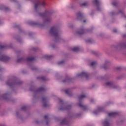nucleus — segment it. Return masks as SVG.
Segmentation results:
<instances>
[{
	"label": "nucleus",
	"instance_id": "nucleus-1",
	"mask_svg": "<svg viewBox=\"0 0 126 126\" xmlns=\"http://www.w3.org/2000/svg\"><path fill=\"white\" fill-rule=\"evenodd\" d=\"M59 32L58 30V27L56 26L52 27L50 31V33L51 34H53L54 36H57V34Z\"/></svg>",
	"mask_w": 126,
	"mask_h": 126
},
{
	"label": "nucleus",
	"instance_id": "nucleus-2",
	"mask_svg": "<svg viewBox=\"0 0 126 126\" xmlns=\"http://www.w3.org/2000/svg\"><path fill=\"white\" fill-rule=\"evenodd\" d=\"M103 111L104 107L102 106H99L93 112V114H94V115H98L99 113H101V112H103Z\"/></svg>",
	"mask_w": 126,
	"mask_h": 126
},
{
	"label": "nucleus",
	"instance_id": "nucleus-3",
	"mask_svg": "<svg viewBox=\"0 0 126 126\" xmlns=\"http://www.w3.org/2000/svg\"><path fill=\"white\" fill-rule=\"evenodd\" d=\"M117 115H118V113L115 112H110L108 114L109 117H115V116H117Z\"/></svg>",
	"mask_w": 126,
	"mask_h": 126
},
{
	"label": "nucleus",
	"instance_id": "nucleus-4",
	"mask_svg": "<svg viewBox=\"0 0 126 126\" xmlns=\"http://www.w3.org/2000/svg\"><path fill=\"white\" fill-rule=\"evenodd\" d=\"M104 126H110V121L108 120H105L103 122Z\"/></svg>",
	"mask_w": 126,
	"mask_h": 126
},
{
	"label": "nucleus",
	"instance_id": "nucleus-5",
	"mask_svg": "<svg viewBox=\"0 0 126 126\" xmlns=\"http://www.w3.org/2000/svg\"><path fill=\"white\" fill-rule=\"evenodd\" d=\"M88 74L86 72H82L80 75V76H82L84 77H87Z\"/></svg>",
	"mask_w": 126,
	"mask_h": 126
},
{
	"label": "nucleus",
	"instance_id": "nucleus-6",
	"mask_svg": "<svg viewBox=\"0 0 126 126\" xmlns=\"http://www.w3.org/2000/svg\"><path fill=\"white\" fill-rule=\"evenodd\" d=\"M79 50V47H75L72 49L73 52H77Z\"/></svg>",
	"mask_w": 126,
	"mask_h": 126
},
{
	"label": "nucleus",
	"instance_id": "nucleus-7",
	"mask_svg": "<svg viewBox=\"0 0 126 126\" xmlns=\"http://www.w3.org/2000/svg\"><path fill=\"white\" fill-rule=\"evenodd\" d=\"M39 6H40V2H37L35 4V9H37V8H38V7H39Z\"/></svg>",
	"mask_w": 126,
	"mask_h": 126
},
{
	"label": "nucleus",
	"instance_id": "nucleus-8",
	"mask_svg": "<svg viewBox=\"0 0 126 126\" xmlns=\"http://www.w3.org/2000/svg\"><path fill=\"white\" fill-rule=\"evenodd\" d=\"M107 86H113V84L111 82H108L106 83Z\"/></svg>",
	"mask_w": 126,
	"mask_h": 126
},
{
	"label": "nucleus",
	"instance_id": "nucleus-9",
	"mask_svg": "<svg viewBox=\"0 0 126 126\" xmlns=\"http://www.w3.org/2000/svg\"><path fill=\"white\" fill-rule=\"evenodd\" d=\"M79 18H82V15L80 13L78 14L77 15V19H79Z\"/></svg>",
	"mask_w": 126,
	"mask_h": 126
},
{
	"label": "nucleus",
	"instance_id": "nucleus-10",
	"mask_svg": "<svg viewBox=\"0 0 126 126\" xmlns=\"http://www.w3.org/2000/svg\"><path fill=\"white\" fill-rule=\"evenodd\" d=\"M77 33L79 34V35H81V34H83V30H81L80 32H78Z\"/></svg>",
	"mask_w": 126,
	"mask_h": 126
},
{
	"label": "nucleus",
	"instance_id": "nucleus-11",
	"mask_svg": "<svg viewBox=\"0 0 126 126\" xmlns=\"http://www.w3.org/2000/svg\"><path fill=\"white\" fill-rule=\"evenodd\" d=\"M6 57H5V56H3L2 57V59H0L1 61H4V60H6Z\"/></svg>",
	"mask_w": 126,
	"mask_h": 126
},
{
	"label": "nucleus",
	"instance_id": "nucleus-12",
	"mask_svg": "<svg viewBox=\"0 0 126 126\" xmlns=\"http://www.w3.org/2000/svg\"><path fill=\"white\" fill-rule=\"evenodd\" d=\"M95 64H96V62H92L91 63L92 66H93V65H95Z\"/></svg>",
	"mask_w": 126,
	"mask_h": 126
},
{
	"label": "nucleus",
	"instance_id": "nucleus-13",
	"mask_svg": "<svg viewBox=\"0 0 126 126\" xmlns=\"http://www.w3.org/2000/svg\"><path fill=\"white\" fill-rule=\"evenodd\" d=\"M50 20H51V19H50V18L46 19L45 20V22H49V21H50Z\"/></svg>",
	"mask_w": 126,
	"mask_h": 126
},
{
	"label": "nucleus",
	"instance_id": "nucleus-14",
	"mask_svg": "<svg viewBox=\"0 0 126 126\" xmlns=\"http://www.w3.org/2000/svg\"><path fill=\"white\" fill-rule=\"evenodd\" d=\"M94 3H95V4H98V0H94Z\"/></svg>",
	"mask_w": 126,
	"mask_h": 126
},
{
	"label": "nucleus",
	"instance_id": "nucleus-15",
	"mask_svg": "<svg viewBox=\"0 0 126 126\" xmlns=\"http://www.w3.org/2000/svg\"><path fill=\"white\" fill-rule=\"evenodd\" d=\"M85 97V95H82L80 96V98L81 99L82 98H84Z\"/></svg>",
	"mask_w": 126,
	"mask_h": 126
},
{
	"label": "nucleus",
	"instance_id": "nucleus-16",
	"mask_svg": "<svg viewBox=\"0 0 126 126\" xmlns=\"http://www.w3.org/2000/svg\"><path fill=\"white\" fill-rule=\"evenodd\" d=\"M33 58H28L27 61H33Z\"/></svg>",
	"mask_w": 126,
	"mask_h": 126
},
{
	"label": "nucleus",
	"instance_id": "nucleus-17",
	"mask_svg": "<svg viewBox=\"0 0 126 126\" xmlns=\"http://www.w3.org/2000/svg\"><path fill=\"white\" fill-rule=\"evenodd\" d=\"M59 64H62V63H63V61H61L60 62L58 63Z\"/></svg>",
	"mask_w": 126,
	"mask_h": 126
},
{
	"label": "nucleus",
	"instance_id": "nucleus-18",
	"mask_svg": "<svg viewBox=\"0 0 126 126\" xmlns=\"http://www.w3.org/2000/svg\"><path fill=\"white\" fill-rule=\"evenodd\" d=\"M83 5H84V6H86V5H87V2L84 3L83 4Z\"/></svg>",
	"mask_w": 126,
	"mask_h": 126
},
{
	"label": "nucleus",
	"instance_id": "nucleus-19",
	"mask_svg": "<svg viewBox=\"0 0 126 126\" xmlns=\"http://www.w3.org/2000/svg\"><path fill=\"white\" fill-rule=\"evenodd\" d=\"M43 88H41L39 89V91H42V90H43Z\"/></svg>",
	"mask_w": 126,
	"mask_h": 126
},
{
	"label": "nucleus",
	"instance_id": "nucleus-20",
	"mask_svg": "<svg viewBox=\"0 0 126 126\" xmlns=\"http://www.w3.org/2000/svg\"><path fill=\"white\" fill-rule=\"evenodd\" d=\"M65 122H66V120H63L62 123L63 124H65Z\"/></svg>",
	"mask_w": 126,
	"mask_h": 126
},
{
	"label": "nucleus",
	"instance_id": "nucleus-21",
	"mask_svg": "<svg viewBox=\"0 0 126 126\" xmlns=\"http://www.w3.org/2000/svg\"><path fill=\"white\" fill-rule=\"evenodd\" d=\"M48 118V116L47 115H45V116H44V119H47Z\"/></svg>",
	"mask_w": 126,
	"mask_h": 126
},
{
	"label": "nucleus",
	"instance_id": "nucleus-22",
	"mask_svg": "<svg viewBox=\"0 0 126 126\" xmlns=\"http://www.w3.org/2000/svg\"><path fill=\"white\" fill-rule=\"evenodd\" d=\"M41 5H45V2H42V3H41Z\"/></svg>",
	"mask_w": 126,
	"mask_h": 126
},
{
	"label": "nucleus",
	"instance_id": "nucleus-23",
	"mask_svg": "<svg viewBox=\"0 0 126 126\" xmlns=\"http://www.w3.org/2000/svg\"><path fill=\"white\" fill-rule=\"evenodd\" d=\"M79 106L80 107H83V106H82V105H81V104H79Z\"/></svg>",
	"mask_w": 126,
	"mask_h": 126
},
{
	"label": "nucleus",
	"instance_id": "nucleus-24",
	"mask_svg": "<svg viewBox=\"0 0 126 126\" xmlns=\"http://www.w3.org/2000/svg\"><path fill=\"white\" fill-rule=\"evenodd\" d=\"M84 22H86V21H85V20H84Z\"/></svg>",
	"mask_w": 126,
	"mask_h": 126
},
{
	"label": "nucleus",
	"instance_id": "nucleus-25",
	"mask_svg": "<svg viewBox=\"0 0 126 126\" xmlns=\"http://www.w3.org/2000/svg\"><path fill=\"white\" fill-rule=\"evenodd\" d=\"M114 32H117V31H114Z\"/></svg>",
	"mask_w": 126,
	"mask_h": 126
},
{
	"label": "nucleus",
	"instance_id": "nucleus-26",
	"mask_svg": "<svg viewBox=\"0 0 126 126\" xmlns=\"http://www.w3.org/2000/svg\"><path fill=\"white\" fill-rule=\"evenodd\" d=\"M23 109H24V108L23 107V108H22V109L23 110Z\"/></svg>",
	"mask_w": 126,
	"mask_h": 126
},
{
	"label": "nucleus",
	"instance_id": "nucleus-27",
	"mask_svg": "<svg viewBox=\"0 0 126 126\" xmlns=\"http://www.w3.org/2000/svg\"><path fill=\"white\" fill-rule=\"evenodd\" d=\"M44 107H46V105H44Z\"/></svg>",
	"mask_w": 126,
	"mask_h": 126
},
{
	"label": "nucleus",
	"instance_id": "nucleus-28",
	"mask_svg": "<svg viewBox=\"0 0 126 126\" xmlns=\"http://www.w3.org/2000/svg\"><path fill=\"white\" fill-rule=\"evenodd\" d=\"M46 14H48V12H47V13H46Z\"/></svg>",
	"mask_w": 126,
	"mask_h": 126
},
{
	"label": "nucleus",
	"instance_id": "nucleus-29",
	"mask_svg": "<svg viewBox=\"0 0 126 126\" xmlns=\"http://www.w3.org/2000/svg\"><path fill=\"white\" fill-rule=\"evenodd\" d=\"M18 62H19V60H18Z\"/></svg>",
	"mask_w": 126,
	"mask_h": 126
},
{
	"label": "nucleus",
	"instance_id": "nucleus-30",
	"mask_svg": "<svg viewBox=\"0 0 126 126\" xmlns=\"http://www.w3.org/2000/svg\"><path fill=\"white\" fill-rule=\"evenodd\" d=\"M66 93H67V92H66Z\"/></svg>",
	"mask_w": 126,
	"mask_h": 126
}]
</instances>
